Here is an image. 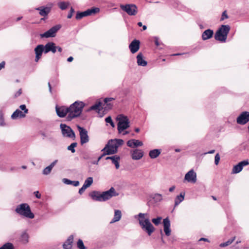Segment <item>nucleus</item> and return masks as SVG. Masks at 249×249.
Returning a JSON list of instances; mask_svg holds the SVG:
<instances>
[{"label":"nucleus","instance_id":"nucleus-46","mask_svg":"<svg viewBox=\"0 0 249 249\" xmlns=\"http://www.w3.org/2000/svg\"><path fill=\"white\" fill-rule=\"evenodd\" d=\"M105 121L107 123H109L112 127H114L115 125L112 121L111 116H108L105 119Z\"/></svg>","mask_w":249,"mask_h":249},{"label":"nucleus","instance_id":"nucleus-57","mask_svg":"<svg viewBox=\"0 0 249 249\" xmlns=\"http://www.w3.org/2000/svg\"><path fill=\"white\" fill-rule=\"evenodd\" d=\"M21 94V89H19L15 94V96L17 97Z\"/></svg>","mask_w":249,"mask_h":249},{"label":"nucleus","instance_id":"nucleus-54","mask_svg":"<svg viewBox=\"0 0 249 249\" xmlns=\"http://www.w3.org/2000/svg\"><path fill=\"white\" fill-rule=\"evenodd\" d=\"M84 159L85 160H89L91 159V158L89 154L88 153L85 154L84 155Z\"/></svg>","mask_w":249,"mask_h":249},{"label":"nucleus","instance_id":"nucleus-1","mask_svg":"<svg viewBox=\"0 0 249 249\" xmlns=\"http://www.w3.org/2000/svg\"><path fill=\"white\" fill-rule=\"evenodd\" d=\"M118 195L119 193L116 192L113 187H111L108 190L102 193L94 191L89 194V196L93 200L99 202L106 201L110 199L111 197L117 196Z\"/></svg>","mask_w":249,"mask_h":249},{"label":"nucleus","instance_id":"nucleus-29","mask_svg":"<svg viewBox=\"0 0 249 249\" xmlns=\"http://www.w3.org/2000/svg\"><path fill=\"white\" fill-rule=\"evenodd\" d=\"M29 234L26 231H24L21 233L19 237V241L22 244H26L29 242Z\"/></svg>","mask_w":249,"mask_h":249},{"label":"nucleus","instance_id":"nucleus-36","mask_svg":"<svg viewBox=\"0 0 249 249\" xmlns=\"http://www.w3.org/2000/svg\"><path fill=\"white\" fill-rule=\"evenodd\" d=\"M69 5V2L60 1L58 3V6L59 8L62 10H66L68 7Z\"/></svg>","mask_w":249,"mask_h":249},{"label":"nucleus","instance_id":"nucleus-38","mask_svg":"<svg viewBox=\"0 0 249 249\" xmlns=\"http://www.w3.org/2000/svg\"><path fill=\"white\" fill-rule=\"evenodd\" d=\"M0 249H14V246L12 243L7 242L0 247Z\"/></svg>","mask_w":249,"mask_h":249},{"label":"nucleus","instance_id":"nucleus-24","mask_svg":"<svg viewBox=\"0 0 249 249\" xmlns=\"http://www.w3.org/2000/svg\"><path fill=\"white\" fill-rule=\"evenodd\" d=\"M142 145V142L138 140L131 139L127 142V145L131 148L141 146Z\"/></svg>","mask_w":249,"mask_h":249},{"label":"nucleus","instance_id":"nucleus-14","mask_svg":"<svg viewBox=\"0 0 249 249\" xmlns=\"http://www.w3.org/2000/svg\"><path fill=\"white\" fill-rule=\"evenodd\" d=\"M53 6V4L52 2H50L48 3L46 6H40L36 8L35 9L39 11V14L41 16L46 17L50 13Z\"/></svg>","mask_w":249,"mask_h":249},{"label":"nucleus","instance_id":"nucleus-40","mask_svg":"<svg viewBox=\"0 0 249 249\" xmlns=\"http://www.w3.org/2000/svg\"><path fill=\"white\" fill-rule=\"evenodd\" d=\"M92 183L93 178L92 177H89L85 180L83 185L88 188L92 184Z\"/></svg>","mask_w":249,"mask_h":249},{"label":"nucleus","instance_id":"nucleus-42","mask_svg":"<svg viewBox=\"0 0 249 249\" xmlns=\"http://www.w3.org/2000/svg\"><path fill=\"white\" fill-rule=\"evenodd\" d=\"M77 247L79 249H86L83 241L80 239L77 242Z\"/></svg>","mask_w":249,"mask_h":249},{"label":"nucleus","instance_id":"nucleus-26","mask_svg":"<svg viewBox=\"0 0 249 249\" xmlns=\"http://www.w3.org/2000/svg\"><path fill=\"white\" fill-rule=\"evenodd\" d=\"M73 241V236L71 235L63 245L64 249H72V244Z\"/></svg>","mask_w":249,"mask_h":249},{"label":"nucleus","instance_id":"nucleus-45","mask_svg":"<svg viewBox=\"0 0 249 249\" xmlns=\"http://www.w3.org/2000/svg\"><path fill=\"white\" fill-rule=\"evenodd\" d=\"M162 218L161 217H157L156 218H153L152 219V222L156 225H158L161 221Z\"/></svg>","mask_w":249,"mask_h":249},{"label":"nucleus","instance_id":"nucleus-18","mask_svg":"<svg viewBox=\"0 0 249 249\" xmlns=\"http://www.w3.org/2000/svg\"><path fill=\"white\" fill-rule=\"evenodd\" d=\"M249 162L248 160H244L239 162L237 165L233 166L232 170V174H237L240 172L244 166L248 165Z\"/></svg>","mask_w":249,"mask_h":249},{"label":"nucleus","instance_id":"nucleus-4","mask_svg":"<svg viewBox=\"0 0 249 249\" xmlns=\"http://www.w3.org/2000/svg\"><path fill=\"white\" fill-rule=\"evenodd\" d=\"M124 143L122 139H111L109 140L105 146L102 149V151L107 150L109 155L116 154L118 151V148Z\"/></svg>","mask_w":249,"mask_h":249},{"label":"nucleus","instance_id":"nucleus-32","mask_svg":"<svg viewBox=\"0 0 249 249\" xmlns=\"http://www.w3.org/2000/svg\"><path fill=\"white\" fill-rule=\"evenodd\" d=\"M213 35V32L211 29H207L203 32V40L211 38Z\"/></svg>","mask_w":249,"mask_h":249},{"label":"nucleus","instance_id":"nucleus-63","mask_svg":"<svg viewBox=\"0 0 249 249\" xmlns=\"http://www.w3.org/2000/svg\"><path fill=\"white\" fill-rule=\"evenodd\" d=\"M48 87H49L50 92L52 93V87H51V84H50V82L48 83Z\"/></svg>","mask_w":249,"mask_h":249},{"label":"nucleus","instance_id":"nucleus-3","mask_svg":"<svg viewBox=\"0 0 249 249\" xmlns=\"http://www.w3.org/2000/svg\"><path fill=\"white\" fill-rule=\"evenodd\" d=\"M147 213H139L138 215H135V218L137 216L139 217V224L141 226L142 229L145 231L148 235H151L152 232L154 231L155 228L152 224L150 222L148 218H145V216H147Z\"/></svg>","mask_w":249,"mask_h":249},{"label":"nucleus","instance_id":"nucleus-33","mask_svg":"<svg viewBox=\"0 0 249 249\" xmlns=\"http://www.w3.org/2000/svg\"><path fill=\"white\" fill-rule=\"evenodd\" d=\"M151 197L156 203L161 201L163 199L162 195L160 194L156 193L151 196Z\"/></svg>","mask_w":249,"mask_h":249},{"label":"nucleus","instance_id":"nucleus-22","mask_svg":"<svg viewBox=\"0 0 249 249\" xmlns=\"http://www.w3.org/2000/svg\"><path fill=\"white\" fill-rule=\"evenodd\" d=\"M44 46L45 53H47L50 52L53 53H55V43L53 42H48Z\"/></svg>","mask_w":249,"mask_h":249},{"label":"nucleus","instance_id":"nucleus-7","mask_svg":"<svg viewBox=\"0 0 249 249\" xmlns=\"http://www.w3.org/2000/svg\"><path fill=\"white\" fill-rule=\"evenodd\" d=\"M116 119L118 121L117 129L119 133H121L129 127V121L127 116L123 114H119Z\"/></svg>","mask_w":249,"mask_h":249},{"label":"nucleus","instance_id":"nucleus-34","mask_svg":"<svg viewBox=\"0 0 249 249\" xmlns=\"http://www.w3.org/2000/svg\"><path fill=\"white\" fill-rule=\"evenodd\" d=\"M63 182L66 184L72 185L75 187L79 185V181H72L68 178H63Z\"/></svg>","mask_w":249,"mask_h":249},{"label":"nucleus","instance_id":"nucleus-28","mask_svg":"<svg viewBox=\"0 0 249 249\" xmlns=\"http://www.w3.org/2000/svg\"><path fill=\"white\" fill-rule=\"evenodd\" d=\"M185 195V192H181L179 195L176 196L174 200V207L178 206L181 202L184 200Z\"/></svg>","mask_w":249,"mask_h":249},{"label":"nucleus","instance_id":"nucleus-25","mask_svg":"<svg viewBox=\"0 0 249 249\" xmlns=\"http://www.w3.org/2000/svg\"><path fill=\"white\" fill-rule=\"evenodd\" d=\"M143 156V152L141 150L135 149L131 152V157L133 160H139Z\"/></svg>","mask_w":249,"mask_h":249},{"label":"nucleus","instance_id":"nucleus-64","mask_svg":"<svg viewBox=\"0 0 249 249\" xmlns=\"http://www.w3.org/2000/svg\"><path fill=\"white\" fill-rule=\"evenodd\" d=\"M22 18V17H18V18H17L16 21H19V20H21Z\"/></svg>","mask_w":249,"mask_h":249},{"label":"nucleus","instance_id":"nucleus-50","mask_svg":"<svg viewBox=\"0 0 249 249\" xmlns=\"http://www.w3.org/2000/svg\"><path fill=\"white\" fill-rule=\"evenodd\" d=\"M103 153V154L100 156H99L97 160L100 161L101 160V159L104 157V156H106V155H110L108 153H107V150H105V151H102Z\"/></svg>","mask_w":249,"mask_h":249},{"label":"nucleus","instance_id":"nucleus-17","mask_svg":"<svg viewBox=\"0 0 249 249\" xmlns=\"http://www.w3.org/2000/svg\"><path fill=\"white\" fill-rule=\"evenodd\" d=\"M55 109L57 115L61 118L64 117L67 114L69 115V107L66 106L58 107L56 106Z\"/></svg>","mask_w":249,"mask_h":249},{"label":"nucleus","instance_id":"nucleus-15","mask_svg":"<svg viewBox=\"0 0 249 249\" xmlns=\"http://www.w3.org/2000/svg\"><path fill=\"white\" fill-rule=\"evenodd\" d=\"M196 180V174L193 169H191L185 174L183 182H187L191 183H195Z\"/></svg>","mask_w":249,"mask_h":249},{"label":"nucleus","instance_id":"nucleus-13","mask_svg":"<svg viewBox=\"0 0 249 249\" xmlns=\"http://www.w3.org/2000/svg\"><path fill=\"white\" fill-rule=\"evenodd\" d=\"M77 127L79 132L81 144L83 145L84 143L88 142L89 139L88 135L87 130L79 125H77Z\"/></svg>","mask_w":249,"mask_h":249},{"label":"nucleus","instance_id":"nucleus-23","mask_svg":"<svg viewBox=\"0 0 249 249\" xmlns=\"http://www.w3.org/2000/svg\"><path fill=\"white\" fill-rule=\"evenodd\" d=\"M106 160H110L112 163L114 164L115 166V168L118 169L120 167L119 161L120 160V157L118 155H114L112 156L107 157L105 158Z\"/></svg>","mask_w":249,"mask_h":249},{"label":"nucleus","instance_id":"nucleus-41","mask_svg":"<svg viewBox=\"0 0 249 249\" xmlns=\"http://www.w3.org/2000/svg\"><path fill=\"white\" fill-rule=\"evenodd\" d=\"M77 143L76 142H73L68 146L67 149L73 153L75 152V147H76Z\"/></svg>","mask_w":249,"mask_h":249},{"label":"nucleus","instance_id":"nucleus-49","mask_svg":"<svg viewBox=\"0 0 249 249\" xmlns=\"http://www.w3.org/2000/svg\"><path fill=\"white\" fill-rule=\"evenodd\" d=\"M220 160V156L218 153L216 154L214 157V163L216 165H218Z\"/></svg>","mask_w":249,"mask_h":249},{"label":"nucleus","instance_id":"nucleus-51","mask_svg":"<svg viewBox=\"0 0 249 249\" xmlns=\"http://www.w3.org/2000/svg\"><path fill=\"white\" fill-rule=\"evenodd\" d=\"M87 188V187L83 185L82 187L79 190V194L80 195H82Z\"/></svg>","mask_w":249,"mask_h":249},{"label":"nucleus","instance_id":"nucleus-59","mask_svg":"<svg viewBox=\"0 0 249 249\" xmlns=\"http://www.w3.org/2000/svg\"><path fill=\"white\" fill-rule=\"evenodd\" d=\"M175 188H176V186L175 185H173L169 188V191L170 192H172L175 190Z\"/></svg>","mask_w":249,"mask_h":249},{"label":"nucleus","instance_id":"nucleus-61","mask_svg":"<svg viewBox=\"0 0 249 249\" xmlns=\"http://www.w3.org/2000/svg\"><path fill=\"white\" fill-rule=\"evenodd\" d=\"M73 60V58L72 56H70L67 58V61L69 62H71Z\"/></svg>","mask_w":249,"mask_h":249},{"label":"nucleus","instance_id":"nucleus-12","mask_svg":"<svg viewBox=\"0 0 249 249\" xmlns=\"http://www.w3.org/2000/svg\"><path fill=\"white\" fill-rule=\"evenodd\" d=\"M60 28L61 26L59 25L54 26L43 34H40V36L41 38L53 37L55 36L56 33Z\"/></svg>","mask_w":249,"mask_h":249},{"label":"nucleus","instance_id":"nucleus-44","mask_svg":"<svg viewBox=\"0 0 249 249\" xmlns=\"http://www.w3.org/2000/svg\"><path fill=\"white\" fill-rule=\"evenodd\" d=\"M52 170V169L51 168V167L48 166L43 170L42 174L44 175H48L51 172Z\"/></svg>","mask_w":249,"mask_h":249},{"label":"nucleus","instance_id":"nucleus-39","mask_svg":"<svg viewBox=\"0 0 249 249\" xmlns=\"http://www.w3.org/2000/svg\"><path fill=\"white\" fill-rule=\"evenodd\" d=\"M235 239V236L233 237L232 238L229 239L227 242L221 243L220 244V247H225L226 246H228L230 245H231Z\"/></svg>","mask_w":249,"mask_h":249},{"label":"nucleus","instance_id":"nucleus-62","mask_svg":"<svg viewBox=\"0 0 249 249\" xmlns=\"http://www.w3.org/2000/svg\"><path fill=\"white\" fill-rule=\"evenodd\" d=\"M99 160H94L91 162V163L92 164L97 165L98 164Z\"/></svg>","mask_w":249,"mask_h":249},{"label":"nucleus","instance_id":"nucleus-53","mask_svg":"<svg viewBox=\"0 0 249 249\" xmlns=\"http://www.w3.org/2000/svg\"><path fill=\"white\" fill-rule=\"evenodd\" d=\"M154 42H155V45L157 46H158L160 45V42H159V38L157 37V36H155L154 37Z\"/></svg>","mask_w":249,"mask_h":249},{"label":"nucleus","instance_id":"nucleus-35","mask_svg":"<svg viewBox=\"0 0 249 249\" xmlns=\"http://www.w3.org/2000/svg\"><path fill=\"white\" fill-rule=\"evenodd\" d=\"M102 104V103L100 102L96 103L94 105L91 106L88 109V111L96 110V111H99L101 110L100 107H101Z\"/></svg>","mask_w":249,"mask_h":249},{"label":"nucleus","instance_id":"nucleus-60","mask_svg":"<svg viewBox=\"0 0 249 249\" xmlns=\"http://www.w3.org/2000/svg\"><path fill=\"white\" fill-rule=\"evenodd\" d=\"M187 55V53H174V54H172L171 55L172 56H178V55Z\"/></svg>","mask_w":249,"mask_h":249},{"label":"nucleus","instance_id":"nucleus-6","mask_svg":"<svg viewBox=\"0 0 249 249\" xmlns=\"http://www.w3.org/2000/svg\"><path fill=\"white\" fill-rule=\"evenodd\" d=\"M230 29L231 28L229 25H222L214 35L215 39L221 42H225Z\"/></svg>","mask_w":249,"mask_h":249},{"label":"nucleus","instance_id":"nucleus-37","mask_svg":"<svg viewBox=\"0 0 249 249\" xmlns=\"http://www.w3.org/2000/svg\"><path fill=\"white\" fill-rule=\"evenodd\" d=\"M115 100V98H111V97L105 98L104 100V103L106 105V106H107L105 107V108L107 107V108L110 109L112 107V105L110 103H108V102L112 101L113 100Z\"/></svg>","mask_w":249,"mask_h":249},{"label":"nucleus","instance_id":"nucleus-8","mask_svg":"<svg viewBox=\"0 0 249 249\" xmlns=\"http://www.w3.org/2000/svg\"><path fill=\"white\" fill-rule=\"evenodd\" d=\"M120 7L123 11L125 12L129 16H135L138 13V8L135 4H121Z\"/></svg>","mask_w":249,"mask_h":249},{"label":"nucleus","instance_id":"nucleus-31","mask_svg":"<svg viewBox=\"0 0 249 249\" xmlns=\"http://www.w3.org/2000/svg\"><path fill=\"white\" fill-rule=\"evenodd\" d=\"M122 217V212L119 210H115L114 211V215L113 219L110 221V223H113L119 221Z\"/></svg>","mask_w":249,"mask_h":249},{"label":"nucleus","instance_id":"nucleus-9","mask_svg":"<svg viewBox=\"0 0 249 249\" xmlns=\"http://www.w3.org/2000/svg\"><path fill=\"white\" fill-rule=\"evenodd\" d=\"M99 11L100 9L97 7H92L83 12L78 11L76 13L75 18L77 20H79L85 17L90 16L93 14L97 13Z\"/></svg>","mask_w":249,"mask_h":249},{"label":"nucleus","instance_id":"nucleus-56","mask_svg":"<svg viewBox=\"0 0 249 249\" xmlns=\"http://www.w3.org/2000/svg\"><path fill=\"white\" fill-rule=\"evenodd\" d=\"M34 194L36 196V197L37 198H40L41 197V195L39 193L38 191H36L34 192Z\"/></svg>","mask_w":249,"mask_h":249},{"label":"nucleus","instance_id":"nucleus-58","mask_svg":"<svg viewBox=\"0 0 249 249\" xmlns=\"http://www.w3.org/2000/svg\"><path fill=\"white\" fill-rule=\"evenodd\" d=\"M5 63L4 61H2L0 63V71L4 68Z\"/></svg>","mask_w":249,"mask_h":249},{"label":"nucleus","instance_id":"nucleus-5","mask_svg":"<svg viewBox=\"0 0 249 249\" xmlns=\"http://www.w3.org/2000/svg\"><path fill=\"white\" fill-rule=\"evenodd\" d=\"M15 212L19 215L26 218L33 219L35 217V215L32 212L30 206L26 203L18 205L15 209Z\"/></svg>","mask_w":249,"mask_h":249},{"label":"nucleus","instance_id":"nucleus-16","mask_svg":"<svg viewBox=\"0 0 249 249\" xmlns=\"http://www.w3.org/2000/svg\"><path fill=\"white\" fill-rule=\"evenodd\" d=\"M249 121V112H242L236 119L237 124L244 125Z\"/></svg>","mask_w":249,"mask_h":249},{"label":"nucleus","instance_id":"nucleus-30","mask_svg":"<svg viewBox=\"0 0 249 249\" xmlns=\"http://www.w3.org/2000/svg\"><path fill=\"white\" fill-rule=\"evenodd\" d=\"M161 150L160 149H154L149 151V156L151 159L157 158L160 154Z\"/></svg>","mask_w":249,"mask_h":249},{"label":"nucleus","instance_id":"nucleus-52","mask_svg":"<svg viewBox=\"0 0 249 249\" xmlns=\"http://www.w3.org/2000/svg\"><path fill=\"white\" fill-rule=\"evenodd\" d=\"M58 160H55L53 162H52L49 165V167H51V168L52 169L53 167L55 165V164L57 163Z\"/></svg>","mask_w":249,"mask_h":249},{"label":"nucleus","instance_id":"nucleus-55","mask_svg":"<svg viewBox=\"0 0 249 249\" xmlns=\"http://www.w3.org/2000/svg\"><path fill=\"white\" fill-rule=\"evenodd\" d=\"M58 51V52H60V53H61L62 51V48L59 46H56L55 45V53L56 52V51Z\"/></svg>","mask_w":249,"mask_h":249},{"label":"nucleus","instance_id":"nucleus-19","mask_svg":"<svg viewBox=\"0 0 249 249\" xmlns=\"http://www.w3.org/2000/svg\"><path fill=\"white\" fill-rule=\"evenodd\" d=\"M34 51L36 54L35 61L37 62L41 57L43 52L45 53L44 46L42 44L38 45Z\"/></svg>","mask_w":249,"mask_h":249},{"label":"nucleus","instance_id":"nucleus-20","mask_svg":"<svg viewBox=\"0 0 249 249\" xmlns=\"http://www.w3.org/2000/svg\"><path fill=\"white\" fill-rule=\"evenodd\" d=\"M163 230L166 236H169L171 234L170 221L168 217L164 218L163 220Z\"/></svg>","mask_w":249,"mask_h":249},{"label":"nucleus","instance_id":"nucleus-27","mask_svg":"<svg viewBox=\"0 0 249 249\" xmlns=\"http://www.w3.org/2000/svg\"><path fill=\"white\" fill-rule=\"evenodd\" d=\"M137 62L138 65L145 67L147 65V62L143 58L142 54L141 53H139L137 56Z\"/></svg>","mask_w":249,"mask_h":249},{"label":"nucleus","instance_id":"nucleus-21","mask_svg":"<svg viewBox=\"0 0 249 249\" xmlns=\"http://www.w3.org/2000/svg\"><path fill=\"white\" fill-rule=\"evenodd\" d=\"M140 42L137 39H134L129 44V48L132 53H136L140 48Z\"/></svg>","mask_w":249,"mask_h":249},{"label":"nucleus","instance_id":"nucleus-47","mask_svg":"<svg viewBox=\"0 0 249 249\" xmlns=\"http://www.w3.org/2000/svg\"><path fill=\"white\" fill-rule=\"evenodd\" d=\"M75 12V10L72 7H71L70 12L67 16L68 18H71L72 17L73 14Z\"/></svg>","mask_w":249,"mask_h":249},{"label":"nucleus","instance_id":"nucleus-48","mask_svg":"<svg viewBox=\"0 0 249 249\" xmlns=\"http://www.w3.org/2000/svg\"><path fill=\"white\" fill-rule=\"evenodd\" d=\"M229 17L227 14V11H224L223 13H222V16H221V20H224L225 19H227Z\"/></svg>","mask_w":249,"mask_h":249},{"label":"nucleus","instance_id":"nucleus-2","mask_svg":"<svg viewBox=\"0 0 249 249\" xmlns=\"http://www.w3.org/2000/svg\"><path fill=\"white\" fill-rule=\"evenodd\" d=\"M85 105L84 102L79 101H75L69 107V114L67 116V121H70L79 117L81 114Z\"/></svg>","mask_w":249,"mask_h":249},{"label":"nucleus","instance_id":"nucleus-10","mask_svg":"<svg viewBox=\"0 0 249 249\" xmlns=\"http://www.w3.org/2000/svg\"><path fill=\"white\" fill-rule=\"evenodd\" d=\"M60 127L64 137L74 139L75 135L73 130L69 126L64 124H61Z\"/></svg>","mask_w":249,"mask_h":249},{"label":"nucleus","instance_id":"nucleus-11","mask_svg":"<svg viewBox=\"0 0 249 249\" xmlns=\"http://www.w3.org/2000/svg\"><path fill=\"white\" fill-rule=\"evenodd\" d=\"M19 108L21 110H20L19 109H17L14 112V113L11 115V118L12 119H16L18 117L19 118H23L25 116V114H27L28 112V109H27L25 105H21L19 106Z\"/></svg>","mask_w":249,"mask_h":249},{"label":"nucleus","instance_id":"nucleus-43","mask_svg":"<svg viewBox=\"0 0 249 249\" xmlns=\"http://www.w3.org/2000/svg\"><path fill=\"white\" fill-rule=\"evenodd\" d=\"M5 124L3 117V112L2 109H0V126H4Z\"/></svg>","mask_w":249,"mask_h":249}]
</instances>
